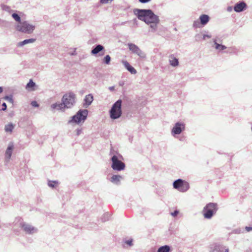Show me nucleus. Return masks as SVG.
<instances>
[{"label":"nucleus","mask_w":252,"mask_h":252,"mask_svg":"<svg viewBox=\"0 0 252 252\" xmlns=\"http://www.w3.org/2000/svg\"><path fill=\"white\" fill-rule=\"evenodd\" d=\"M31 104V105L34 107H38L39 106V104L36 101H32Z\"/></svg>","instance_id":"nucleus-37"},{"label":"nucleus","mask_w":252,"mask_h":252,"mask_svg":"<svg viewBox=\"0 0 252 252\" xmlns=\"http://www.w3.org/2000/svg\"><path fill=\"white\" fill-rule=\"evenodd\" d=\"M210 17L206 14H202L199 17L201 24L203 26L206 25L209 21Z\"/></svg>","instance_id":"nucleus-19"},{"label":"nucleus","mask_w":252,"mask_h":252,"mask_svg":"<svg viewBox=\"0 0 252 252\" xmlns=\"http://www.w3.org/2000/svg\"><path fill=\"white\" fill-rule=\"evenodd\" d=\"M158 23H151L150 25V28L152 29L151 32H155L157 30V25Z\"/></svg>","instance_id":"nucleus-29"},{"label":"nucleus","mask_w":252,"mask_h":252,"mask_svg":"<svg viewBox=\"0 0 252 252\" xmlns=\"http://www.w3.org/2000/svg\"><path fill=\"white\" fill-rule=\"evenodd\" d=\"M227 11L228 12H231L232 11V7L231 6H228L227 8Z\"/></svg>","instance_id":"nucleus-42"},{"label":"nucleus","mask_w":252,"mask_h":252,"mask_svg":"<svg viewBox=\"0 0 252 252\" xmlns=\"http://www.w3.org/2000/svg\"><path fill=\"white\" fill-rule=\"evenodd\" d=\"M127 22V21H125V22H122L121 23L119 24V25H120V26H122V25H124L125 24H126Z\"/></svg>","instance_id":"nucleus-44"},{"label":"nucleus","mask_w":252,"mask_h":252,"mask_svg":"<svg viewBox=\"0 0 252 252\" xmlns=\"http://www.w3.org/2000/svg\"><path fill=\"white\" fill-rule=\"evenodd\" d=\"M36 40V39L35 38H30V39H25L23 41L20 42L18 43V47H21L24 46L25 44H29V43H32L34 42Z\"/></svg>","instance_id":"nucleus-21"},{"label":"nucleus","mask_w":252,"mask_h":252,"mask_svg":"<svg viewBox=\"0 0 252 252\" xmlns=\"http://www.w3.org/2000/svg\"><path fill=\"white\" fill-rule=\"evenodd\" d=\"M247 7L246 2L243 0L235 4L234 6V10L236 12H241L244 11Z\"/></svg>","instance_id":"nucleus-13"},{"label":"nucleus","mask_w":252,"mask_h":252,"mask_svg":"<svg viewBox=\"0 0 252 252\" xmlns=\"http://www.w3.org/2000/svg\"><path fill=\"white\" fill-rule=\"evenodd\" d=\"M1 8L3 10L7 11L9 13H11L12 11L11 7L5 4H1Z\"/></svg>","instance_id":"nucleus-27"},{"label":"nucleus","mask_w":252,"mask_h":252,"mask_svg":"<svg viewBox=\"0 0 252 252\" xmlns=\"http://www.w3.org/2000/svg\"><path fill=\"white\" fill-rule=\"evenodd\" d=\"M123 85H124V83H123H123H121V82H120V83H119V85H120V86H123Z\"/></svg>","instance_id":"nucleus-48"},{"label":"nucleus","mask_w":252,"mask_h":252,"mask_svg":"<svg viewBox=\"0 0 252 252\" xmlns=\"http://www.w3.org/2000/svg\"><path fill=\"white\" fill-rule=\"evenodd\" d=\"M210 252H229V250L220 244L215 243L211 246Z\"/></svg>","instance_id":"nucleus-10"},{"label":"nucleus","mask_w":252,"mask_h":252,"mask_svg":"<svg viewBox=\"0 0 252 252\" xmlns=\"http://www.w3.org/2000/svg\"><path fill=\"white\" fill-rule=\"evenodd\" d=\"M185 128V126L183 123H176L172 129V135L174 136L175 135L180 134L182 131L184 130Z\"/></svg>","instance_id":"nucleus-11"},{"label":"nucleus","mask_w":252,"mask_h":252,"mask_svg":"<svg viewBox=\"0 0 252 252\" xmlns=\"http://www.w3.org/2000/svg\"><path fill=\"white\" fill-rule=\"evenodd\" d=\"M122 179H123V177L122 176L119 175H113L110 179V181L115 185H119Z\"/></svg>","instance_id":"nucleus-16"},{"label":"nucleus","mask_w":252,"mask_h":252,"mask_svg":"<svg viewBox=\"0 0 252 252\" xmlns=\"http://www.w3.org/2000/svg\"><path fill=\"white\" fill-rule=\"evenodd\" d=\"M20 226L26 233L29 234H33L37 232L36 228L25 222H21L20 223Z\"/></svg>","instance_id":"nucleus-9"},{"label":"nucleus","mask_w":252,"mask_h":252,"mask_svg":"<svg viewBox=\"0 0 252 252\" xmlns=\"http://www.w3.org/2000/svg\"><path fill=\"white\" fill-rule=\"evenodd\" d=\"M179 214V211L178 210H175L174 211V212L173 213H171V215L174 217H175L177 216V215Z\"/></svg>","instance_id":"nucleus-38"},{"label":"nucleus","mask_w":252,"mask_h":252,"mask_svg":"<svg viewBox=\"0 0 252 252\" xmlns=\"http://www.w3.org/2000/svg\"><path fill=\"white\" fill-rule=\"evenodd\" d=\"M14 128V126L12 124L10 123L4 126V130L6 132H11Z\"/></svg>","instance_id":"nucleus-25"},{"label":"nucleus","mask_w":252,"mask_h":252,"mask_svg":"<svg viewBox=\"0 0 252 252\" xmlns=\"http://www.w3.org/2000/svg\"><path fill=\"white\" fill-rule=\"evenodd\" d=\"M3 91V88L2 87H0V94Z\"/></svg>","instance_id":"nucleus-47"},{"label":"nucleus","mask_w":252,"mask_h":252,"mask_svg":"<svg viewBox=\"0 0 252 252\" xmlns=\"http://www.w3.org/2000/svg\"><path fill=\"white\" fill-rule=\"evenodd\" d=\"M51 108L53 110L56 109L61 111H64L65 109L62 101V102H58L52 104L51 105Z\"/></svg>","instance_id":"nucleus-17"},{"label":"nucleus","mask_w":252,"mask_h":252,"mask_svg":"<svg viewBox=\"0 0 252 252\" xmlns=\"http://www.w3.org/2000/svg\"><path fill=\"white\" fill-rule=\"evenodd\" d=\"M88 111L87 109H80L75 115L71 117V119L68 121V124L75 123L79 124L82 121L84 122L88 116Z\"/></svg>","instance_id":"nucleus-6"},{"label":"nucleus","mask_w":252,"mask_h":252,"mask_svg":"<svg viewBox=\"0 0 252 252\" xmlns=\"http://www.w3.org/2000/svg\"><path fill=\"white\" fill-rule=\"evenodd\" d=\"M245 229L248 232L252 231V225L251 226H246Z\"/></svg>","instance_id":"nucleus-41"},{"label":"nucleus","mask_w":252,"mask_h":252,"mask_svg":"<svg viewBox=\"0 0 252 252\" xmlns=\"http://www.w3.org/2000/svg\"><path fill=\"white\" fill-rule=\"evenodd\" d=\"M115 89V87L114 86H111V87H109V90L110 91H113Z\"/></svg>","instance_id":"nucleus-43"},{"label":"nucleus","mask_w":252,"mask_h":252,"mask_svg":"<svg viewBox=\"0 0 252 252\" xmlns=\"http://www.w3.org/2000/svg\"><path fill=\"white\" fill-rule=\"evenodd\" d=\"M134 13L139 20L144 22L147 24L149 25L151 23H159L158 16L155 14L151 9H135Z\"/></svg>","instance_id":"nucleus-1"},{"label":"nucleus","mask_w":252,"mask_h":252,"mask_svg":"<svg viewBox=\"0 0 252 252\" xmlns=\"http://www.w3.org/2000/svg\"><path fill=\"white\" fill-rule=\"evenodd\" d=\"M214 43L215 45V48L219 50H223L226 49V47L223 45L220 44L217 42V40L216 39H214Z\"/></svg>","instance_id":"nucleus-23"},{"label":"nucleus","mask_w":252,"mask_h":252,"mask_svg":"<svg viewBox=\"0 0 252 252\" xmlns=\"http://www.w3.org/2000/svg\"><path fill=\"white\" fill-rule=\"evenodd\" d=\"M127 45L129 50L132 53L137 54L141 58L145 57V54L137 45L131 43H128Z\"/></svg>","instance_id":"nucleus-12"},{"label":"nucleus","mask_w":252,"mask_h":252,"mask_svg":"<svg viewBox=\"0 0 252 252\" xmlns=\"http://www.w3.org/2000/svg\"><path fill=\"white\" fill-rule=\"evenodd\" d=\"M139 1L142 3H146L149 1H150L151 0H138Z\"/></svg>","instance_id":"nucleus-40"},{"label":"nucleus","mask_w":252,"mask_h":252,"mask_svg":"<svg viewBox=\"0 0 252 252\" xmlns=\"http://www.w3.org/2000/svg\"><path fill=\"white\" fill-rule=\"evenodd\" d=\"M116 154H114V151H111L110 155L112 156L111 160L112 161L111 167L115 171H120L125 169V163L121 161L123 157L121 155L116 152Z\"/></svg>","instance_id":"nucleus-2"},{"label":"nucleus","mask_w":252,"mask_h":252,"mask_svg":"<svg viewBox=\"0 0 252 252\" xmlns=\"http://www.w3.org/2000/svg\"><path fill=\"white\" fill-rule=\"evenodd\" d=\"M35 86V83L33 82V81L32 80H30L29 82L26 85V88L27 89H28V88H32L33 87H34Z\"/></svg>","instance_id":"nucleus-31"},{"label":"nucleus","mask_w":252,"mask_h":252,"mask_svg":"<svg viewBox=\"0 0 252 252\" xmlns=\"http://www.w3.org/2000/svg\"><path fill=\"white\" fill-rule=\"evenodd\" d=\"M4 99H9V100H11V99H11V98H10V97L9 96H5L4 97Z\"/></svg>","instance_id":"nucleus-45"},{"label":"nucleus","mask_w":252,"mask_h":252,"mask_svg":"<svg viewBox=\"0 0 252 252\" xmlns=\"http://www.w3.org/2000/svg\"><path fill=\"white\" fill-rule=\"evenodd\" d=\"M110 61L111 57L108 55H106L103 59V63L107 64H109L110 63Z\"/></svg>","instance_id":"nucleus-30"},{"label":"nucleus","mask_w":252,"mask_h":252,"mask_svg":"<svg viewBox=\"0 0 252 252\" xmlns=\"http://www.w3.org/2000/svg\"><path fill=\"white\" fill-rule=\"evenodd\" d=\"M122 100L119 99L113 104L109 111L110 117L112 119H117L122 116Z\"/></svg>","instance_id":"nucleus-4"},{"label":"nucleus","mask_w":252,"mask_h":252,"mask_svg":"<svg viewBox=\"0 0 252 252\" xmlns=\"http://www.w3.org/2000/svg\"><path fill=\"white\" fill-rule=\"evenodd\" d=\"M6 109H7L6 104V103L3 102L1 105V107L0 108V111H1V110L4 111V110H6Z\"/></svg>","instance_id":"nucleus-36"},{"label":"nucleus","mask_w":252,"mask_h":252,"mask_svg":"<svg viewBox=\"0 0 252 252\" xmlns=\"http://www.w3.org/2000/svg\"><path fill=\"white\" fill-rule=\"evenodd\" d=\"M103 50H104V47L100 44H98V45H96L92 49L91 53L92 54L95 55Z\"/></svg>","instance_id":"nucleus-20"},{"label":"nucleus","mask_w":252,"mask_h":252,"mask_svg":"<svg viewBox=\"0 0 252 252\" xmlns=\"http://www.w3.org/2000/svg\"><path fill=\"white\" fill-rule=\"evenodd\" d=\"M171 59H170L169 60V62H170V64L172 66H176L178 65L179 64V62H178V60L175 58V57H170Z\"/></svg>","instance_id":"nucleus-24"},{"label":"nucleus","mask_w":252,"mask_h":252,"mask_svg":"<svg viewBox=\"0 0 252 252\" xmlns=\"http://www.w3.org/2000/svg\"><path fill=\"white\" fill-rule=\"evenodd\" d=\"M201 23L198 20L194 21L193 23V27L195 29L199 28L200 27Z\"/></svg>","instance_id":"nucleus-32"},{"label":"nucleus","mask_w":252,"mask_h":252,"mask_svg":"<svg viewBox=\"0 0 252 252\" xmlns=\"http://www.w3.org/2000/svg\"><path fill=\"white\" fill-rule=\"evenodd\" d=\"M170 251V247L168 245H164L160 247L157 252H169Z\"/></svg>","instance_id":"nucleus-22"},{"label":"nucleus","mask_w":252,"mask_h":252,"mask_svg":"<svg viewBox=\"0 0 252 252\" xmlns=\"http://www.w3.org/2000/svg\"><path fill=\"white\" fill-rule=\"evenodd\" d=\"M12 17L16 22H18V23H20V22H21V18L18 14L15 13H13L12 14Z\"/></svg>","instance_id":"nucleus-28"},{"label":"nucleus","mask_w":252,"mask_h":252,"mask_svg":"<svg viewBox=\"0 0 252 252\" xmlns=\"http://www.w3.org/2000/svg\"><path fill=\"white\" fill-rule=\"evenodd\" d=\"M14 145L12 143L9 144L5 153V158L7 161H9L12 154Z\"/></svg>","instance_id":"nucleus-14"},{"label":"nucleus","mask_w":252,"mask_h":252,"mask_svg":"<svg viewBox=\"0 0 252 252\" xmlns=\"http://www.w3.org/2000/svg\"><path fill=\"white\" fill-rule=\"evenodd\" d=\"M93 100L94 97L91 94L86 95L84 99L83 106L85 108H87L91 104Z\"/></svg>","instance_id":"nucleus-15"},{"label":"nucleus","mask_w":252,"mask_h":252,"mask_svg":"<svg viewBox=\"0 0 252 252\" xmlns=\"http://www.w3.org/2000/svg\"><path fill=\"white\" fill-rule=\"evenodd\" d=\"M174 188L178 189L180 192H186L189 188V184L184 180L179 179L173 182Z\"/></svg>","instance_id":"nucleus-8"},{"label":"nucleus","mask_w":252,"mask_h":252,"mask_svg":"<svg viewBox=\"0 0 252 252\" xmlns=\"http://www.w3.org/2000/svg\"><path fill=\"white\" fill-rule=\"evenodd\" d=\"M123 63L126 69L132 74H135L137 72L136 69L132 67L127 61H123Z\"/></svg>","instance_id":"nucleus-18"},{"label":"nucleus","mask_w":252,"mask_h":252,"mask_svg":"<svg viewBox=\"0 0 252 252\" xmlns=\"http://www.w3.org/2000/svg\"><path fill=\"white\" fill-rule=\"evenodd\" d=\"M126 243L129 246H131L132 245V240H128L126 241Z\"/></svg>","instance_id":"nucleus-39"},{"label":"nucleus","mask_w":252,"mask_h":252,"mask_svg":"<svg viewBox=\"0 0 252 252\" xmlns=\"http://www.w3.org/2000/svg\"><path fill=\"white\" fill-rule=\"evenodd\" d=\"M195 38L196 41H200V40H202V36L199 34H196L195 36Z\"/></svg>","instance_id":"nucleus-35"},{"label":"nucleus","mask_w":252,"mask_h":252,"mask_svg":"<svg viewBox=\"0 0 252 252\" xmlns=\"http://www.w3.org/2000/svg\"><path fill=\"white\" fill-rule=\"evenodd\" d=\"M218 205L215 203H209L204 208L202 213L204 218L210 219L216 213Z\"/></svg>","instance_id":"nucleus-5"},{"label":"nucleus","mask_w":252,"mask_h":252,"mask_svg":"<svg viewBox=\"0 0 252 252\" xmlns=\"http://www.w3.org/2000/svg\"><path fill=\"white\" fill-rule=\"evenodd\" d=\"M58 184L59 182L57 181H49L48 185L52 188H54L58 185Z\"/></svg>","instance_id":"nucleus-26"},{"label":"nucleus","mask_w":252,"mask_h":252,"mask_svg":"<svg viewBox=\"0 0 252 252\" xmlns=\"http://www.w3.org/2000/svg\"><path fill=\"white\" fill-rule=\"evenodd\" d=\"M65 109L71 108L76 103V95L72 92L65 93L62 98Z\"/></svg>","instance_id":"nucleus-3"},{"label":"nucleus","mask_w":252,"mask_h":252,"mask_svg":"<svg viewBox=\"0 0 252 252\" xmlns=\"http://www.w3.org/2000/svg\"><path fill=\"white\" fill-rule=\"evenodd\" d=\"M81 132V130L78 129L77 130V135H79Z\"/></svg>","instance_id":"nucleus-46"},{"label":"nucleus","mask_w":252,"mask_h":252,"mask_svg":"<svg viewBox=\"0 0 252 252\" xmlns=\"http://www.w3.org/2000/svg\"><path fill=\"white\" fill-rule=\"evenodd\" d=\"M72 55H75V53H73L71 54Z\"/></svg>","instance_id":"nucleus-49"},{"label":"nucleus","mask_w":252,"mask_h":252,"mask_svg":"<svg viewBox=\"0 0 252 252\" xmlns=\"http://www.w3.org/2000/svg\"><path fill=\"white\" fill-rule=\"evenodd\" d=\"M110 217V215L109 214V213H105L102 218V220L103 221H107L109 220Z\"/></svg>","instance_id":"nucleus-33"},{"label":"nucleus","mask_w":252,"mask_h":252,"mask_svg":"<svg viewBox=\"0 0 252 252\" xmlns=\"http://www.w3.org/2000/svg\"><path fill=\"white\" fill-rule=\"evenodd\" d=\"M211 37V35H209V34H205L204 33L203 35H202V39L204 40H205L207 38H210Z\"/></svg>","instance_id":"nucleus-34"},{"label":"nucleus","mask_w":252,"mask_h":252,"mask_svg":"<svg viewBox=\"0 0 252 252\" xmlns=\"http://www.w3.org/2000/svg\"><path fill=\"white\" fill-rule=\"evenodd\" d=\"M17 31L25 33L31 34L35 29V26L30 24L27 21H24L18 23L16 27Z\"/></svg>","instance_id":"nucleus-7"}]
</instances>
